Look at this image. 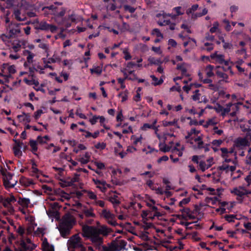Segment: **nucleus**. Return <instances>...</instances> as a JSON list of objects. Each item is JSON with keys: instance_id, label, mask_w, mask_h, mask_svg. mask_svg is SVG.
Returning <instances> with one entry per match:
<instances>
[{"instance_id": "obj_50", "label": "nucleus", "mask_w": 251, "mask_h": 251, "mask_svg": "<svg viewBox=\"0 0 251 251\" xmlns=\"http://www.w3.org/2000/svg\"><path fill=\"white\" fill-rule=\"evenodd\" d=\"M31 175L36 177H38L39 170L37 169L36 165L34 162H32V168L31 169Z\"/></svg>"}, {"instance_id": "obj_12", "label": "nucleus", "mask_w": 251, "mask_h": 251, "mask_svg": "<svg viewBox=\"0 0 251 251\" xmlns=\"http://www.w3.org/2000/svg\"><path fill=\"white\" fill-rule=\"evenodd\" d=\"M240 104V103L233 104L231 102L227 103L225 107H223V113H222V116L223 117L225 116L231 110H232L233 111L229 114L230 116L231 117L236 116L239 111L238 104Z\"/></svg>"}, {"instance_id": "obj_29", "label": "nucleus", "mask_w": 251, "mask_h": 251, "mask_svg": "<svg viewBox=\"0 0 251 251\" xmlns=\"http://www.w3.org/2000/svg\"><path fill=\"white\" fill-rule=\"evenodd\" d=\"M26 42L25 40H15L12 44V49L15 52L19 51L22 48H25Z\"/></svg>"}, {"instance_id": "obj_13", "label": "nucleus", "mask_w": 251, "mask_h": 251, "mask_svg": "<svg viewBox=\"0 0 251 251\" xmlns=\"http://www.w3.org/2000/svg\"><path fill=\"white\" fill-rule=\"evenodd\" d=\"M100 216L105 219L106 222L112 226L118 225L115 215L107 209H103L101 212Z\"/></svg>"}, {"instance_id": "obj_11", "label": "nucleus", "mask_w": 251, "mask_h": 251, "mask_svg": "<svg viewBox=\"0 0 251 251\" xmlns=\"http://www.w3.org/2000/svg\"><path fill=\"white\" fill-rule=\"evenodd\" d=\"M67 244L69 250H71V249H78L80 251L82 248L84 247L82 239L78 234H75L72 236L68 241Z\"/></svg>"}, {"instance_id": "obj_53", "label": "nucleus", "mask_w": 251, "mask_h": 251, "mask_svg": "<svg viewBox=\"0 0 251 251\" xmlns=\"http://www.w3.org/2000/svg\"><path fill=\"white\" fill-rule=\"evenodd\" d=\"M118 97L121 99V102H124L126 101L128 99V92L125 91L123 92H121L118 94Z\"/></svg>"}, {"instance_id": "obj_58", "label": "nucleus", "mask_w": 251, "mask_h": 251, "mask_svg": "<svg viewBox=\"0 0 251 251\" xmlns=\"http://www.w3.org/2000/svg\"><path fill=\"white\" fill-rule=\"evenodd\" d=\"M137 149L134 146H128L127 149L125 151V152L126 153V156L128 153H133L137 151Z\"/></svg>"}, {"instance_id": "obj_19", "label": "nucleus", "mask_w": 251, "mask_h": 251, "mask_svg": "<svg viewBox=\"0 0 251 251\" xmlns=\"http://www.w3.org/2000/svg\"><path fill=\"white\" fill-rule=\"evenodd\" d=\"M20 32L21 29L19 24L11 23L8 26H7V33L9 37L15 36Z\"/></svg>"}, {"instance_id": "obj_55", "label": "nucleus", "mask_w": 251, "mask_h": 251, "mask_svg": "<svg viewBox=\"0 0 251 251\" xmlns=\"http://www.w3.org/2000/svg\"><path fill=\"white\" fill-rule=\"evenodd\" d=\"M86 149V147L83 144H79L74 147V151L77 153L81 151L85 150Z\"/></svg>"}, {"instance_id": "obj_45", "label": "nucleus", "mask_w": 251, "mask_h": 251, "mask_svg": "<svg viewBox=\"0 0 251 251\" xmlns=\"http://www.w3.org/2000/svg\"><path fill=\"white\" fill-rule=\"evenodd\" d=\"M83 192L89 199L93 200V201L97 199V195L91 191L83 190Z\"/></svg>"}, {"instance_id": "obj_10", "label": "nucleus", "mask_w": 251, "mask_h": 251, "mask_svg": "<svg viewBox=\"0 0 251 251\" xmlns=\"http://www.w3.org/2000/svg\"><path fill=\"white\" fill-rule=\"evenodd\" d=\"M42 9L43 10L49 9L50 10V13L54 16V20L59 25L62 24V22H58L57 18L63 17L66 12L65 8L63 7L57 8L54 5H51L50 6L43 7Z\"/></svg>"}, {"instance_id": "obj_51", "label": "nucleus", "mask_w": 251, "mask_h": 251, "mask_svg": "<svg viewBox=\"0 0 251 251\" xmlns=\"http://www.w3.org/2000/svg\"><path fill=\"white\" fill-rule=\"evenodd\" d=\"M18 202L22 206L27 207L30 203V200L28 198H20Z\"/></svg>"}, {"instance_id": "obj_61", "label": "nucleus", "mask_w": 251, "mask_h": 251, "mask_svg": "<svg viewBox=\"0 0 251 251\" xmlns=\"http://www.w3.org/2000/svg\"><path fill=\"white\" fill-rule=\"evenodd\" d=\"M173 10L176 13V16L182 15L184 13V10L181 6L175 7Z\"/></svg>"}, {"instance_id": "obj_17", "label": "nucleus", "mask_w": 251, "mask_h": 251, "mask_svg": "<svg viewBox=\"0 0 251 251\" xmlns=\"http://www.w3.org/2000/svg\"><path fill=\"white\" fill-rule=\"evenodd\" d=\"M0 201L3 206L7 208L9 213H12L14 212V208L12 204L16 202V199L13 195H11L9 197L3 199H0Z\"/></svg>"}, {"instance_id": "obj_35", "label": "nucleus", "mask_w": 251, "mask_h": 251, "mask_svg": "<svg viewBox=\"0 0 251 251\" xmlns=\"http://www.w3.org/2000/svg\"><path fill=\"white\" fill-rule=\"evenodd\" d=\"M178 119H174L172 121H168L167 120H164L162 122V124L164 126H173L176 128H179V126L178 124Z\"/></svg>"}, {"instance_id": "obj_64", "label": "nucleus", "mask_w": 251, "mask_h": 251, "mask_svg": "<svg viewBox=\"0 0 251 251\" xmlns=\"http://www.w3.org/2000/svg\"><path fill=\"white\" fill-rule=\"evenodd\" d=\"M245 162L248 165H251V147L248 151V153L246 155Z\"/></svg>"}, {"instance_id": "obj_42", "label": "nucleus", "mask_w": 251, "mask_h": 251, "mask_svg": "<svg viewBox=\"0 0 251 251\" xmlns=\"http://www.w3.org/2000/svg\"><path fill=\"white\" fill-rule=\"evenodd\" d=\"M148 60L150 65H160L163 63V61L160 58H155L152 56H150Z\"/></svg>"}, {"instance_id": "obj_16", "label": "nucleus", "mask_w": 251, "mask_h": 251, "mask_svg": "<svg viewBox=\"0 0 251 251\" xmlns=\"http://www.w3.org/2000/svg\"><path fill=\"white\" fill-rule=\"evenodd\" d=\"M36 247L34 244L32 243L31 239L29 238H23L21 242L20 247L18 250V251H28L32 250Z\"/></svg>"}, {"instance_id": "obj_62", "label": "nucleus", "mask_w": 251, "mask_h": 251, "mask_svg": "<svg viewBox=\"0 0 251 251\" xmlns=\"http://www.w3.org/2000/svg\"><path fill=\"white\" fill-rule=\"evenodd\" d=\"M191 199L190 197H187L182 199L179 202V206L183 208L184 206L187 204L190 201Z\"/></svg>"}, {"instance_id": "obj_41", "label": "nucleus", "mask_w": 251, "mask_h": 251, "mask_svg": "<svg viewBox=\"0 0 251 251\" xmlns=\"http://www.w3.org/2000/svg\"><path fill=\"white\" fill-rule=\"evenodd\" d=\"M142 151L146 155H149L154 153H155L158 152V150H155L150 146H147L144 147Z\"/></svg>"}, {"instance_id": "obj_20", "label": "nucleus", "mask_w": 251, "mask_h": 251, "mask_svg": "<svg viewBox=\"0 0 251 251\" xmlns=\"http://www.w3.org/2000/svg\"><path fill=\"white\" fill-rule=\"evenodd\" d=\"M221 151V156L224 159V162H231L233 161L231 157L235 154H234V149H230L228 150L227 148H222L220 149Z\"/></svg>"}, {"instance_id": "obj_4", "label": "nucleus", "mask_w": 251, "mask_h": 251, "mask_svg": "<svg viewBox=\"0 0 251 251\" xmlns=\"http://www.w3.org/2000/svg\"><path fill=\"white\" fill-rule=\"evenodd\" d=\"M229 191L232 195L236 197V199L239 203L244 202L249 197V195L251 194V189L248 186L234 187L230 189Z\"/></svg>"}, {"instance_id": "obj_36", "label": "nucleus", "mask_w": 251, "mask_h": 251, "mask_svg": "<svg viewBox=\"0 0 251 251\" xmlns=\"http://www.w3.org/2000/svg\"><path fill=\"white\" fill-rule=\"evenodd\" d=\"M189 68L188 64L186 63H182L181 64L177 65L176 68L177 70L181 71L182 75L184 76H187L188 74L187 73V70Z\"/></svg>"}, {"instance_id": "obj_14", "label": "nucleus", "mask_w": 251, "mask_h": 251, "mask_svg": "<svg viewBox=\"0 0 251 251\" xmlns=\"http://www.w3.org/2000/svg\"><path fill=\"white\" fill-rule=\"evenodd\" d=\"M25 220L28 222L26 229V234L33 236L34 232L35 231L37 224L35 222V218L32 215H26Z\"/></svg>"}, {"instance_id": "obj_48", "label": "nucleus", "mask_w": 251, "mask_h": 251, "mask_svg": "<svg viewBox=\"0 0 251 251\" xmlns=\"http://www.w3.org/2000/svg\"><path fill=\"white\" fill-rule=\"evenodd\" d=\"M151 77L152 78V84L154 86L159 85L163 83L164 80L162 78L158 79L155 75H151Z\"/></svg>"}, {"instance_id": "obj_3", "label": "nucleus", "mask_w": 251, "mask_h": 251, "mask_svg": "<svg viewBox=\"0 0 251 251\" xmlns=\"http://www.w3.org/2000/svg\"><path fill=\"white\" fill-rule=\"evenodd\" d=\"M75 223L76 221L72 215L70 214H65L58 226V229L62 236L65 237L68 235L71 229Z\"/></svg>"}, {"instance_id": "obj_25", "label": "nucleus", "mask_w": 251, "mask_h": 251, "mask_svg": "<svg viewBox=\"0 0 251 251\" xmlns=\"http://www.w3.org/2000/svg\"><path fill=\"white\" fill-rule=\"evenodd\" d=\"M116 146L114 148V154L116 156H119L121 159L126 156V153L123 150V146L119 142H116Z\"/></svg>"}, {"instance_id": "obj_46", "label": "nucleus", "mask_w": 251, "mask_h": 251, "mask_svg": "<svg viewBox=\"0 0 251 251\" xmlns=\"http://www.w3.org/2000/svg\"><path fill=\"white\" fill-rule=\"evenodd\" d=\"M46 228L44 227H38L34 232L33 236H43L45 234Z\"/></svg>"}, {"instance_id": "obj_23", "label": "nucleus", "mask_w": 251, "mask_h": 251, "mask_svg": "<svg viewBox=\"0 0 251 251\" xmlns=\"http://www.w3.org/2000/svg\"><path fill=\"white\" fill-rule=\"evenodd\" d=\"M98 120L102 126L106 129L108 128L105 125V118L102 116L93 115L92 117L89 119V122L92 125H94L98 122Z\"/></svg>"}, {"instance_id": "obj_37", "label": "nucleus", "mask_w": 251, "mask_h": 251, "mask_svg": "<svg viewBox=\"0 0 251 251\" xmlns=\"http://www.w3.org/2000/svg\"><path fill=\"white\" fill-rule=\"evenodd\" d=\"M130 140L132 141V144L136 146L138 144H141L142 143L143 137L142 135H133L130 137Z\"/></svg>"}, {"instance_id": "obj_27", "label": "nucleus", "mask_w": 251, "mask_h": 251, "mask_svg": "<svg viewBox=\"0 0 251 251\" xmlns=\"http://www.w3.org/2000/svg\"><path fill=\"white\" fill-rule=\"evenodd\" d=\"M211 57L218 63L224 64L226 66L229 65V61L225 60L224 56L223 54L215 52L211 55Z\"/></svg>"}, {"instance_id": "obj_22", "label": "nucleus", "mask_w": 251, "mask_h": 251, "mask_svg": "<svg viewBox=\"0 0 251 251\" xmlns=\"http://www.w3.org/2000/svg\"><path fill=\"white\" fill-rule=\"evenodd\" d=\"M214 163V159L213 157H210L207 159L205 161H201L199 162V167L200 169L204 172L210 168L212 165Z\"/></svg>"}, {"instance_id": "obj_57", "label": "nucleus", "mask_w": 251, "mask_h": 251, "mask_svg": "<svg viewBox=\"0 0 251 251\" xmlns=\"http://www.w3.org/2000/svg\"><path fill=\"white\" fill-rule=\"evenodd\" d=\"M49 137L47 135L43 137L41 136H38L37 137V142L41 144L46 143L47 141L49 140Z\"/></svg>"}, {"instance_id": "obj_34", "label": "nucleus", "mask_w": 251, "mask_h": 251, "mask_svg": "<svg viewBox=\"0 0 251 251\" xmlns=\"http://www.w3.org/2000/svg\"><path fill=\"white\" fill-rule=\"evenodd\" d=\"M91 157V153L88 151L85 152V153L80 155L78 161L83 164H85L88 163L90 161Z\"/></svg>"}, {"instance_id": "obj_40", "label": "nucleus", "mask_w": 251, "mask_h": 251, "mask_svg": "<svg viewBox=\"0 0 251 251\" xmlns=\"http://www.w3.org/2000/svg\"><path fill=\"white\" fill-rule=\"evenodd\" d=\"M218 123V121L216 117H213L209 119L204 124L203 126L207 128L209 126H213Z\"/></svg>"}, {"instance_id": "obj_49", "label": "nucleus", "mask_w": 251, "mask_h": 251, "mask_svg": "<svg viewBox=\"0 0 251 251\" xmlns=\"http://www.w3.org/2000/svg\"><path fill=\"white\" fill-rule=\"evenodd\" d=\"M214 67L211 65L207 66L205 69V73L208 77H211L214 75Z\"/></svg>"}, {"instance_id": "obj_39", "label": "nucleus", "mask_w": 251, "mask_h": 251, "mask_svg": "<svg viewBox=\"0 0 251 251\" xmlns=\"http://www.w3.org/2000/svg\"><path fill=\"white\" fill-rule=\"evenodd\" d=\"M198 75H199L200 78L201 79V80L203 82V83L209 84V88H210L211 89H213V90H216L217 89V87L215 85L212 84V80L211 79H210L209 78H206V79H202V74L201 73L199 72Z\"/></svg>"}, {"instance_id": "obj_18", "label": "nucleus", "mask_w": 251, "mask_h": 251, "mask_svg": "<svg viewBox=\"0 0 251 251\" xmlns=\"http://www.w3.org/2000/svg\"><path fill=\"white\" fill-rule=\"evenodd\" d=\"M1 71L2 75L6 78L11 77L16 72V67L14 65H11L7 63L3 64Z\"/></svg>"}, {"instance_id": "obj_33", "label": "nucleus", "mask_w": 251, "mask_h": 251, "mask_svg": "<svg viewBox=\"0 0 251 251\" xmlns=\"http://www.w3.org/2000/svg\"><path fill=\"white\" fill-rule=\"evenodd\" d=\"M42 248V251H54V247L48 242L46 238L43 239Z\"/></svg>"}, {"instance_id": "obj_1", "label": "nucleus", "mask_w": 251, "mask_h": 251, "mask_svg": "<svg viewBox=\"0 0 251 251\" xmlns=\"http://www.w3.org/2000/svg\"><path fill=\"white\" fill-rule=\"evenodd\" d=\"M164 141H170L166 143H160L159 144V150L163 152L171 151L176 153L179 156H181L184 150V147L180 144L179 142H175V136L174 134L166 133L164 135Z\"/></svg>"}, {"instance_id": "obj_24", "label": "nucleus", "mask_w": 251, "mask_h": 251, "mask_svg": "<svg viewBox=\"0 0 251 251\" xmlns=\"http://www.w3.org/2000/svg\"><path fill=\"white\" fill-rule=\"evenodd\" d=\"M201 134L200 130L193 128L188 132V134L185 136V139L187 142L189 143L195 138H197V137H200Z\"/></svg>"}, {"instance_id": "obj_56", "label": "nucleus", "mask_w": 251, "mask_h": 251, "mask_svg": "<svg viewBox=\"0 0 251 251\" xmlns=\"http://www.w3.org/2000/svg\"><path fill=\"white\" fill-rule=\"evenodd\" d=\"M17 232L20 235L22 236L23 238H25V236L27 235L26 234V229H25L24 227L21 226L18 227L17 229Z\"/></svg>"}, {"instance_id": "obj_9", "label": "nucleus", "mask_w": 251, "mask_h": 251, "mask_svg": "<svg viewBox=\"0 0 251 251\" xmlns=\"http://www.w3.org/2000/svg\"><path fill=\"white\" fill-rule=\"evenodd\" d=\"M135 66V64L132 62H128L125 67L121 69V71L124 74L126 79L130 80H135L137 79V77L135 74L134 70H131V69Z\"/></svg>"}, {"instance_id": "obj_63", "label": "nucleus", "mask_w": 251, "mask_h": 251, "mask_svg": "<svg viewBox=\"0 0 251 251\" xmlns=\"http://www.w3.org/2000/svg\"><path fill=\"white\" fill-rule=\"evenodd\" d=\"M123 53L124 54V58L126 60H130L131 58V56L128 51L127 48H124L123 50Z\"/></svg>"}, {"instance_id": "obj_38", "label": "nucleus", "mask_w": 251, "mask_h": 251, "mask_svg": "<svg viewBox=\"0 0 251 251\" xmlns=\"http://www.w3.org/2000/svg\"><path fill=\"white\" fill-rule=\"evenodd\" d=\"M102 64L100 65H94L92 68L90 69L91 74H95L97 75H100L102 72Z\"/></svg>"}, {"instance_id": "obj_43", "label": "nucleus", "mask_w": 251, "mask_h": 251, "mask_svg": "<svg viewBox=\"0 0 251 251\" xmlns=\"http://www.w3.org/2000/svg\"><path fill=\"white\" fill-rule=\"evenodd\" d=\"M47 214L50 218L52 219V220L53 219H58L59 218V214L56 211L49 209L47 210Z\"/></svg>"}, {"instance_id": "obj_52", "label": "nucleus", "mask_w": 251, "mask_h": 251, "mask_svg": "<svg viewBox=\"0 0 251 251\" xmlns=\"http://www.w3.org/2000/svg\"><path fill=\"white\" fill-rule=\"evenodd\" d=\"M222 43H223V48L225 50H231L233 48V45L231 43L226 42L224 38H220Z\"/></svg>"}, {"instance_id": "obj_30", "label": "nucleus", "mask_w": 251, "mask_h": 251, "mask_svg": "<svg viewBox=\"0 0 251 251\" xmlns=\"http://www.w3.org/2000/svg\"><path fill=\"white\" fill-rule=\"evenodd\" d=\"M93 181L95 184L97 185V187L100 189L102 192H105L107 188L110 187V184L106 183L104 180L101 181L98 179H93Z\"/></svg>"}, {"instance_id": "obj_54", "label": "nucleus", "mask_w": 251, "mask_h": 251, "mask_svg": "<svg viewBox=\"0 0 251 251\" xmlns=\"http://www.w3.org/2000/svg\"><path fill=\"white\" fill-rule=\"evenodd\" d=\"M37 141L35 140H30L29 142L30 146L31 148L32 151L35 154L36 152L37 151L38 147H37Z\"/></svg>"}, {"instance_id": "obj_59", "label": "nucleus", "mask_w": 251, "mask_h": 251, "mask_svg": "<svg viewBox=\"0 0 251 251\" xmlns=\"http://www.w3.org/2000/svg\"><path fill=\"white\" fill-rule=\"evenodd\" d=\"M27 53L28 55L26 57L27 61L28 63H31L33 62V59L35 56V54L29 50H25V53Z\"/></svg>"}, {"instance_id": "obj_60", "label": "nucleus", "mask_w": 251, "mask_h": 251, "mask_svg": "<svg viewBox=\"0 0 251 251\" xmlns=\"http://www.w3.org/2000/svg\"><path fill=\"white\" fill-rule=\"evenodd\" d=\"M216 74L219 77L221 78L223 80L226 82H228V76L226 74L223 72H221L219 71H217Z\"/></svg>"}, {"instance_id": "obj_5", "label": "nucleus", "mask_w": 251, "mask_h": 251, "mask_svg": "<svg viewBox=\"0 0 251 251\" xmlns=\"http://www.w3.org/2000/svg\"><path fill=\"white\" fill-rule=\"evenodd\" d=\"M218 168L222 173L227 174L233 179L239 177L241 174L240 170H236L234 161L223 162Z\"/></svg>"}, {"instance_id": "obj_7", "label": "nucleus", "mask_w": 251, "mask_h": 251, "mask_svg": "<svg viewBox=\"0 0 251 251\" xmlns=\"http://www.w3.org/2000/svg\"><path fill=\"white\" fill-rule=\"evenodd\" d=\"M0 174L2 176L3 185L6 189L14 187L17 183V180L14 177L13 175L6 170L1 168Z\"/></svg>"}, {"instance_id": "obj_6", "label": "nucleus", "mask_w": 251, "mask_h": 251, "mask_svg": "<svg viewBox=\"0 0 251 251\" xmlns=\"http://www.w3.org/2000/svg\"><path fill=\"white\" fill-rule=\"evenodd\" d=\"M162 215V214L157 210V208L155 206H153L151 210H144L142 212L141 216L144 223L143 226L145 228L148 229L151 226V223L150 222L155 217H159Z\"/></svg>"}, {"instance_id": "obj_28", "label": "nucleus", "mask_w": 251, "mask_h": 251, "mask_svg": "<svg viewBox=\"0 0 251 251\" xmlns=\"http://www.w3.org/2000/svg\"><path fill=\"white\" fill-rule=\"evenodd\" d=\"M249 141L247 138L239 137L236 139L234 142L235 146L241 149L249 146Z\"/></svg>"}, {"instance_id": "obj_32", "label": "nucleus", "mask_w": 251, "mask_h": 251, "mask_svg": "<svg viewBox=\"0 0 251 251\" xmlns=\"http://www.w3.org/2000/svg\"><path fill=\"white\" fill-rule=\"evenodd\" d=\"M241 223L248 230H251V219L245 216H240Z\"/></svg>"}, {"instance_id": "obj_31", "label": "nucleus", "mask_w": 251, "mask_h": 251, "mask_svg": "<svg viewBox=\"0 0 251 251\" xmlns=\"http://www.w3.org/2000/svg\"><path fill=\"white\" fill-rule=\"evenodd\" d=\"M17 118L19 122L23 124H28L31 121L30 116L28 113H23L22 114L18 115Z\"/></svg>"}, {"instance_id": "obj_8", "label": "nucleus", "mask_w": 251, "mask_h": 251, "mask_svg": "<svg viewBox=\"0 0 251 251\" xmlns=\"http://www.w3.org/2000/svg\"><path fill=\"white\" fill-rule=\"evenodd\" d=\"M126 245V242L125 240L118 239L103 246L102 251H121L125 248Z\"/></svg>"}, {"instance_id": "obj_2", "label": "nucleus", "mask_w": 251, "mask_h": 251, "mask_svg": "<svg viewBox=\"0 0 251 251\" xmlns=\"http://www.w3.org/2000/svg\"><path fill=\"white\" fill-rule=\"evenodd\" d=\"M82 235L89 239L95 245L99 246L102 243V237L99 235L98 227L97 226H82Z\"/></svg>"}, {"instance_id": "obj_47", "label": "nucleus", "mask_w": 251, "mask_h": 251, "mask_svg": "<svg viewBox=\"0 0 251 251\" xmlns=\"http://www.w3.org/2000/svg\"><path fill=\"white\" fill-rule=\"evenodd\" d=\"M225 219L226 221H227L229 223L235 222L236 220H240V217L236 215H234L233 214L231 215H226L225 216Z\"/></svg>"}, {"instance_id": "obj_26", "label": "nucleus", "mask_w": 251, "mask_h": 251, "mask_svg": "<svg viewBox=\"0 0 251 251\" xmlns=\"http://www.w3.org/2000/svg\"><path fill=\"white\" fill-rule=\"evenodd\" d=\"M38 28L42 30L50 31L51 32H55L57 27L54 25L49 24L45 22H42L39 24Z\"/></svg>"}, {"instance_id": "obj_44", "label": "nucleus", "mask_w": 251, "mask_h": 251, "mask_svg": "<svg viewBox=\"0 0 251 251\" xmlns=\"http://www.w3.org/2000/svg\"><path fill=\"white\" fill-rule=\"evenodd\" d=\"M99 234L100 235H107L110 232V228H108L105 226H102L100 228H98Z\"/></svg>"}, {"instance_id": "obj_15", "label": "nucleus", "mask_w": 251, "mask_h": 251, "mask_svg": "<svg viewBox=\"0 0 251 251\" xmlns=\"http://www.w3.org/2000/svg\"><path fill=\"white\" fill-rule=\"evenodd\" d=\"M168 17H171L174 18L175 16L171 14H167L164 11H162L161 13L157 14L156 17L158 18L157 22L158 25L160 26H165L170 24V20L168 19Z\"/></svg>"}, {"instance_id": "obj_21", "label": "nucleus", "mask_w": 251, "mask_h": 251, "mask_svg": "<svg viewBox=\"0 0 251 251\" xmlns=\"http://www.w3.org/2000/svg\"><path fill=\"white\" fill-rule=\"evenodd\" d=\"M202 139L203 135L202 134H201L200 137H197V138H195L193 140H191V141L188 143L191 145V147L194 149H202L203 145Z\"/></svg>"}]
</instances>
